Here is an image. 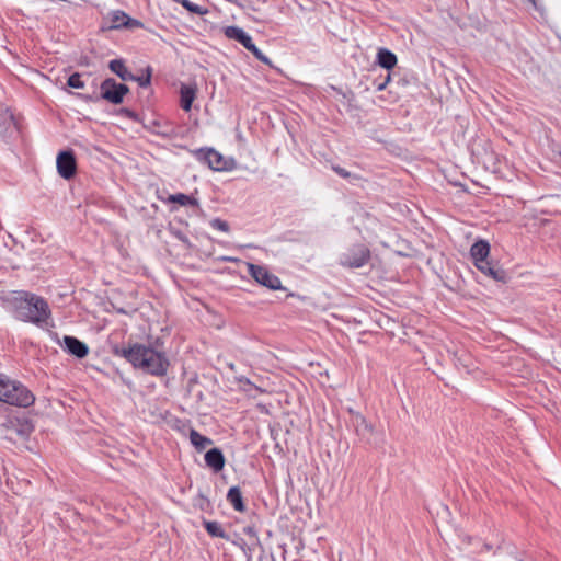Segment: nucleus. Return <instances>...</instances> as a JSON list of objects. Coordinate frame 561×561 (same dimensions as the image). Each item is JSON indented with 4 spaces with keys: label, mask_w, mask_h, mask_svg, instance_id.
<instances>
[{
    "label": "nucleus",
    "mask_w": 561,
    "mask_h": 561,
    "mask_svg": "<svg viewBox=\"0 0 561 561\" xmlns=\"http://www.w3.org/2000/svg\"><path fill=\"white\" fill-rule=\"evenodd\" d=\"M14 316L18 320L41 325L50 317V309L42 297L25 293L16 299Z\"/></svg>",
    "instance_id": "obj_2"
},
{
    "label": "nucleus",
    "mask_w": 561,
    "mask_h": 561,
    "mask_svg": "<svg viewBox=\"0 0 561 561\" xmlns=\"http://www.w3.org/2000/svg\"><path fill=\"white\" fill-rule=\"evenodd\" d=\"M332 169L335 173H337L340 176H342L344 179H347L351 175L348 171H346L345 169H343L339 165H334Z\"/></svg>",
    "instance_id": "obj_28"
},
{
    "label": "nucleus",
    "mask_w": 561,
    "mask_h": 561,
    "mask_svg": "<svg viewBox=\"0 0 561 561\" xmlns=\"http://www.w3.org/2000/svg\"><path fill=\"white\" fill-rule=\"evenodd\" d=\"M239 382H244L247 385H252L251 381L247 377H240L238 378Z\"/></svg>",
    "instance_id": "obj_32"
},
{
    "label": "nucleus",
    "mask_w": 561,
    "mask_h": 561,
    "mask_svg": "<svg viewBox=\"0 0 561 561\" xmlns=\"http://www.w3.org/2000/svg\"><path fill=\"white\" fill-rule=\"evenodd\" d=\"M3 119L9 122L10 125H12L14 128H16V123L14 122V117L11 113L5 112L2 115Z\"/></svg>",
    "instance_id": "obj_29"
},
{
    "label": "nucleus",
    "mask_w": 561,
    "mask_h": 561,
    "mask_svg": "<svg viewBox=\"0 0 561 561\" xmlns=\"http://www.w3.org/2000/svg\"><path fill=\"white\" fill-rule=\"evenodd\" d=\"M108 24L103 25V30H117L125 26L127 20V14L123 11L116 10L108 14L107 18Z\"/></svg>",
    "instance_id": "obj_17"
},
{
    "label": "nucleus",
    "mask_w": 561,
    "mask_h": 561,
    "mask_svg": "<svg viewBox=\"0 0 561 561\" xmlns=\"http://www.w3.org/2000/svg\"><path fill=\"white\" fill-rule=\"evenodd\" d=\"M67 84L70 87V88H73V89H82L84 87V83L83 81L81 80V75L76 72V73H72L69 78H68V81H67Z\"/></svg>",
    "instance_id": "obj_24"
},
{
    "label": "nucleus",
    "mask_w": 561,
    "mask_h": 561,
    "mask_svg": "<svg viewBox=\"0 0 561 561\" xmlns=\"http://www.w3.org/2000/svg\"><path fill=\"white\" fill-rule=\"evenodd\" d=\"M134 81H137L138 84L142 88H146L150 84V81H151V73H150V70L148 69V73L147 76H141V77H137L136 76V79Z\"/></svg>",
    "instance_id": "obj_26"
},
{
    "label": "nucleus",
    "mask_w": 561,
    "mask_h": 561,
    "mask_svg": "<svg viewBox=\"0 0 561 561\" xmlns=\"http://www.w3.org/2000/svg\"><path fill=\"white\" fill-rule=\"evenodd\" d=\"M116 354L122 355L134 367L141 368L148 374L163 376L167 374L169 360L160 352L141 344H135L122 351L116 350Z\"/></svg>",
    "instance_id": "obj_1"
},
{
    "label": "nucleus",
    "mask_w": 561,
    "mask_h": 561,
    "mask_svg": "<svg viewBox=\"0 0 561 561\" xmlns=\"http://www.w3.org/2000/svg\"><path fill=\"white\" fill-rule=\"evenodd\" d=\"M190 440H191L192 445H194L195 448L199 451L205 449L208 445H210L213 443L210 438L199 434L195 430H191Z\"/></svg>",
    "instance_id": "obj_20"
},
{
    "label": "nucleus",
    "mask_w": 561,
    "mask_h": 561,
    "mask_svg": "<svg viewBox=\"0 0 561 561\" xmlns=\"http://www.w3.org/2000/svg\"><path fill=\"white\" fill-rule=\"evenodd\" d=\"M60 345L65 351L78 358H83L89 353L87 344L75 336L65 335Z\"/></svg>",
    "instance_id": "obj_12"
},
{
    "label": "nucleus",
    "mask_w": 561,
    "mask_h": 561,
    "mask_svg": "<svg viewBox=\"0 0 561 561\" xmlns=\"http://www.w3.org/2000/svg\"><path fill=\"white\" fill-rule=\"evenodd\" d=\"M243 533L250 537L256 538V531L253 526H247L243 528Z\"/></svg>",
    "instance_id": "obj_30"
},
{
    "label": "nucleus",
    "mask_w": 561,
    "mask_h": 561,
    "mask_svg": "<svg viewBox=\"0 0 561 561\" xmlns=\"http://www.w3.org/2000/svg\"><path fill=\"white\" fill-rule=\"evenodd\" d=\"M194 156L205 162L211 170L222 172L231 171L236 167V161L232 158H226L220 152L213 148H201L194 151Z\"/></svg>",
    "instance_id": "obj_5"
},
{
    "label": "nucleus",
    "mask_w": 561,
    "mask_h": 561,
    "mask_svg": "<svg viewBox=\"0 0 561 561\" xmlns=\"http://www.w3.org/2000/svg\"><path fill=\"white\" fill-rule=\"evenodd\" d=\"M126 24L124 27L126 28H134V27H140L142 26L141 22L135 19H131L129 15H127Z\"/></svg>",
    "instance_id": "obj_27"
},
{
    "label": "nucleus",
    "mask_w": 561,
    "mask_h": 561,
    "mask_svg": "<svg viewBox=\"0 0 561 561\" xmlns=\"http://www.w3.org/2000/svg\"><path fill=\"white\" fill-rule=\"evenodd\" d=\"M205 462L215 472H219L224 469L225 457L219 448H211L205 454Z\"/></svg>",
    "instance_id": "obj_14"
},
{
    "label": "nucleus",
    "mask_w": 561,
    "mask_h": 561,
    "mask_svg": "<svg viewBox=\"0 0 561 561\" xmlns=\"http://www.w3.org/2000/svg\"><path fill=\"white\" fill-rule=\"evenodd\" d=\"M517 561H523V558L522 557H515Z\"/></svg>",
    "instance_id": "obj_36"
},
{
    "label": "nucleus",
    "mask_w": 561,
    "mask_h": 561,
    "mask_svg": "<svg viewBox=\"0 0 561 561\" xmlns=\"http://www.w3.org/2000/svg\"><path fill=\"white\" fill-rule=\"evenodd\" d=\"M391 80V76L388 73V76L386 77V79L383 80V82L379 83L377 85V91H382L383 89H386L387 84L390 82Z\"/></svg>",
    "instance_id": "obj_31"
},
{
    "label": "nucleus",
    "mask_w": 561,
    "mask_h": 561,
    "mask_svg": "<svg viewBox=\"0 0 561 561\" xmlns=\"http://www.w3.org/2000/svg\"><path fill=\"white\" fill-rule=\"evenodd\" d=\"M229 367H230L231 369H234V365H233V364H230V365H229Z\"/></svg>",
    "instance_id": "obj_37"
},
{
    "label": "nucleus",
    "mask_w": 561,
    "mask_h": 561,
    "mask_svg": "<svg viewBox=\"0 0 561 561\" xmlns=\"http://www.w3.org/2000/svg\"><path fill=\"white\" fill-rule=\"evenodd\" d=\"M535 8L537 7L536 0H528Z\"/></svg>",
    "instance_id": "obj_35"
},
{
    "label": "nucleus",
    "mask_w": 561,
    "mask_h": 561,
    "mask_svg": "<svg viewBox=\"0 0 561 561\" xmlns=\"http://www.w3.org/2000/svg\"><path fill=\"white\" fill-rule=\"evenodd\" d=\"M57 171L65 180L71 179L76 174L77 162L72 151H61L57 156Z\"/></svg>",
    "instance_id": "obj_10"
},
{
    "label": "nucleus",
    "mask_w": 561,
    "mask_h": 561,
    "mask_svg": "<svg viewBox=\"0 0 561 561\" xmlns=\"http://www.w3.org/2000/svg\"><path fill=\"white\" fill-rule=\"evenodd\" d=\"M174 2L180 3L187 11L195 13L197 15H204L208 13V10L204 7H201L196 3L191 2L190 0H173Z\"/></svg>",
    "instance_id": "obj_23"
},
{
    "label": "nucleus",
    "mask_w": 561,
    "mask_h": 561,
    "mask_svg": "<svg viewBox=\"0 0 561 561\" xmlns=\"http://www.w3.org/2000/svg\"><path fill=\"white\" fill-rule=\"evenodd\" d=\"M0 401L27 408L34 403L35 397L22 383L0 377Z\"/></svg>",
    "instance_id": "obj_4"
},
{
    "label": "nucleus",
    "mask_w": 561,
    "mask_h": 561,
    "mask_svg": "<svg viewBox=\"0 0 561 561\" xmlns=\"http://www.w3.org/2000/svg\"><path fill=\"white\" fill-rule=\"evenodd\" d=\"M228 502L238 512H244L245 505L243 503L242 493L239 486H232L229 489L227 494Z\"/></svg>",
    "instance_id": "obj_19"
},
{
    "label": "nucleus",
    "mask_w": 561,
    "mask_h": 561,
    "mask_svg": "<svg viewBox=\"0 0 561 561\" xmlns=\"http://www.w3.org/2000/svg\"><path fill=\"white\" fill-rule=\"evenodd\" d=\"M108 68L116 76H118L123 81L135 80L136 76L133 75L125 66L122 59H113L108 64Z\"/></svg>",
    "instance_id": "obj_16"
},
{
    "label": "nucleus",
    "mask_w": 561,
    "mask_h": 561,
    "mask_svg": "<svg viewBox=\"0 0 561 561\" xmlns=\"http://www.w3.org/2000/svg\"><path fill=\"white\" fill-rule=\"evenodd\" d=\"M181 94V107L188 112L192 107V103L196 98V87L182 84L180 89Z\"/></svg>",
    "instance_id": "obj_15"
},
{
    "label": "nucleus",
    "mask_w": 561,
    "mask_h": 561,
    "mask_svg": "<svg viewBox=\"0 0 561 561\" xmlns=\"http://www.w3.org/2000/svg\"><path fill=\"white\" fill-rule=\"evenodd\" d=\"M351 423L360 440L369 444L375 433V426L360 413H354Z\"/></svg>",
    "instance_id": "obj_11"
},
{
    "label": "nucleus",
    "mask_w": 561,
    "mask_h": 561,
    "mask_svg": "<svg viewBox=\"0 0 561 561\" xmlns=\"http://www.w3.org/2000/svg\"><path fill=\"white\" fill-rule=\"evenodd\" d=\"M101 99L115 105L123 103L124 96L129 92L126 84L117 83L115 79L107 78L101 85Z\"/></svg>",
    "instance_id": "obj_8"
},
{
    "label": "nucleus",
    "mask_w": 561,
    "mask_h": 561,
    "mask_svg": "<svg viewBox=\"0 0 561 561\" xmlns=\"http://www.w3.org/2000/svg\"><path fill=\"white\" fill-rule=\"evenodd\" d=\"M204 526L211 537H218L226 540L230 539L218 522L204 520Z\"/></svg>",
    "instance_id": "obj_21"
},
{
    "label": "nucleus",
    "mask_w": 561,
    "mask_h": 561,
    "mask_svg": "<svg viewBox=\"0 0 561 561\" xmlns=\"http://www.w3.org/2000/svg\"><path fill=\"white\" fill-rule=\"evenodd\" d=\"M248 273L253 277L259 284L276 290L282 288L280 279L268 272V270L264 266L256 265L253 263H248Z\"/></svg>",
    "instance_id": "obj_9"
},
{
    "label": "nucleus",
    "mask_w": 561,
    "mask_h": 561,
    "mask_svg": "<svg viewBox=\"0 0 561 561\" xmlns=\"http://www.w3.org/2000/svg\"><path fill=\"white\" fill-rule=\"evenodd\" d=\"M169 202L178 203L182 206L191 205L194 207H198V205H199L197 199H195L188 195L182 194V193L170 195Z\"/></svg>",
    "instance_id": "obj_22"
},
{
    "label": "nucleus",
    "mask_w": 561,
    "mask_h": 561,
    "mask_svg": "<svg viewBox=\"0 0 561 561\" xmlns=\"http://www.w3.org/2000/svg\"><path fill=\"white\" fill-rule=\"evenodd\" d=\"M370 260V250L363 243L352 245L341 256L340 264L350 268H359Z\"/></svg>",
    "instance_id": "obj_6"
},
{
    "label": "nucleus",
    "mask_w": 561,
    "mask_h": 561,
    "mask_svg": "<svg viewBox=\"0 0 561 561\" xmlns=\"http://www.w3.org/2000/svg\"><path fill=\"white\" fill-rule=\"evenodd\" d=\"M8 427L22 438L28 437L34 430L32 420L26 416L9 420Z\"/></svg>",
    "instance_id": "obj_13"
},
{
    "label": "nucleus",
    "mask_w": 561,
    "mask_h": 561,
    "mask_svg": "<svg viewBox=\"0 0 561 561\" xmlns=\"http://www.w3.org/2000/svg\"><path fill=\"white\" fill-rule=\"evenodd\" d=\"M210 226L214 228V229H218L222 232H229L230 230V227H229V224L220 218H215L210 221Z\"/></svg>",
    "instance_id": "obj_25"
},
{
    "label": "nucleus",
    "mask_w": 561,
    "mask_h": 561,
    "mask_svg": "<svg viewBox=\"0 0 561 561\" xmlns=\"http://www.w3.org/2000/svg\"><path fill=\"white\" fill-rule=\"evenodd\" d=\"M397 56L387 48H380L377 53V62L380 67L390 70L397 65Z\"/></svg>",
    "instance_id": "obj_18"
},
{
    "label": "nucleus",
    "mask_w": 561,
    "mask_h": 561,
    "mask_svg": "<svg viewBox=\"0 0 561 561\" xmlns=\"http://www.w3.org/2000/svg\"><path fill=\"white\" fill-rule=\"evenodd\" d=\"M348 413L351 414V419L354 417V413H357L356 411H354L352 408H348L347 409Z\"/></svg>",
    "instance_id": "obj_33"
},
{
    "label": "nucleus",
    "mask_w": 561,
    "mask_h": 561,
    "mask_svg": "<svg viewBox=\"0 0 561 561\" xmlns=\"http://www.w3.org/2000/svg\"><path fill=\"white\" fill-rule=\"evenodd\" d=\"M490 254V244L485 240H479L471 245L470 255L474 266L484 275L497 280L506 282V272L488 260Z\"/></svg>",
    "instance_id": "obj_3"
},
{
    "label": "nucleus",
    "mask_w": 561,
    "mask_h": 561,
    "mask_svg": "<svg viewBox=\"0 0 561 561\" xmlns=\"http://www.w3.org/2000/svg\"><path fill=\"white\" fill-rule=\"evenodd\" d=\"M225 35L230 38L242 44L244 48L251 51L256 59L262 61L265 65H271V60L266 57L252 42L250 35H248L242 28L238 26H227L225 28Z\"/></svg>",
    "instance_id": "obj_7"
},
{
    "label": "nucleus",
    "mask_w": 561,
    "mask_h": 561,
    "mask_svg": "<svg viewBox=\"0 0 561 561\" xmlns=\"http://www.w3.org/2000/svg\"><path fill=\"white\" fill-rule=\"evenodd\" d=\"M483 549H485V550H491V549H492V546H491V545H489V543H484V545H483Z\"/></svg>",
    "instance_id": "obj_34"
}]
</instances>
